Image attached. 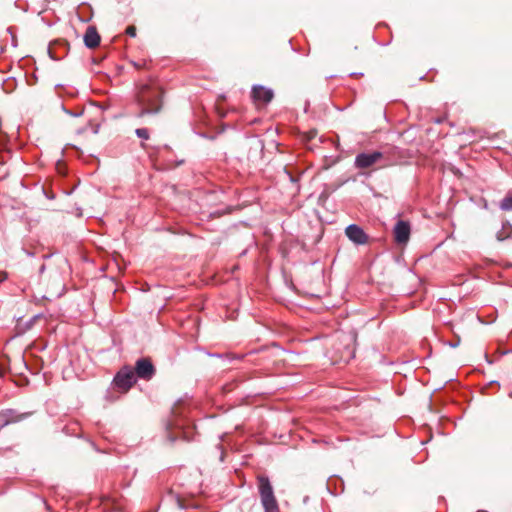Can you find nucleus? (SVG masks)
Returning <instances> with one entry per match:
<instances>
[{
	"mask_svg": "<svg viewBox=\"0 0 512 512\" xmlns=\"http://www.w3.org/2000/svg\"><path fill=\"white\" fill-rule=\"evenodd\" d=\"M163 90L156 81L141 84L137 92V102L140 106L138 116L156 114L162 108Z\"/></svg>",
	"mask_w": 512,
	"mask_h": 512,
	"instance_id": "obj_1",
	"label": "nucleus"
},
{
	"mask_svg": "<svg viewBox=\"0 0 512 512\" xmlns=\"http://www.w3.org/2000/svg\"><path fill=\"white\" fill-rule=\"evenodd\" d=\"M257 486L264 512H280L269 478L265 475H259Z\"/></svg>",
	"mask_w": 512,
	"mask_h": 512,
	"instance_id": "obj_2",
	"label": "nucleus"
},
{
	"mask_svg": "<svg viewBox=\"0 0 512 512\" xmlns=\"http://www.w3.org/2000/svg\"><path fill=\"white\" fill-rule=\"evenodd\" d=\"M380 160H384L383 166L392 165L393 163L385 159V154L379 151L362 152L356 155L354 165L358 169L370 168Z\"/></svg>",
	"mask_w": 512,
	"mask_h": 512,
	"instance_id": "obj_3",
	"label": "nucleus"
},
{
	"mask_svg": "<svg viewBox=\"0 0 512 512\" xmlns=\"http://www.w3.org/2000/svg\"><path fill=\"white\" fill-rule=\"evenodd\" d=\"M136 382L134 370L128 366L120 369L114 377L113 383L117 389L127 392Z\"/></svg>",
	"mask_w": 512,
	"mask_h": 512,
	"instance_id": "obj_4",
	"label": "nucleus"
},
{
	"mask_svg": "<svg viewBox=\"0 0 512 512\" xmlns=\"http://www.w3.org/2000/svg\"><path fill=\"white\" fill-rule=\"evenodd\" d=\"M252 99L256 106H265L271 102L274 93L271 89L266 88L262 85H255L251 91Z\"/></svg>",
	"mask_w": 512,
	"mask_h": 512,
	"instance_id": "obj_5",
	"label": "nucleus"
},
{
	"mask_svg": "<svg viewBox=\"0 0 512 512\" xmlns=\"http://www.w3.org/2000/svg\"><path fill=\"white\" fill-rule=\"evenodd\" d=\"M134 373L136 377L150 380L155 374V368L149 359L141 358L136 361Z\"/></svg>",
	"mask_w": 512,
	"mask_h": 512,
	"instance_id": "obj_6",
	"label": "nucleus"
},
{
	"mask_svg": "<svg viewBox=\"0 0 512 512\" xmlns=\"http://www.w3.org/2000/svg\"><path fill=\"white\" fill-rule=\"evenodd\" d=\"M347 238L356 245H364L368 242V235L357 224H350L345 229Z\"/></svg>",
	"mask_w": 512,
	"mask_h": 512,
	"instance_id": "obj_7",
	"label": "nucleus"
},
{
	"mask_svg": "<svg viewBox=\"0 0 512 512\" xmlns=\"http://www.w3.org/2000/svg\"><path fill=\"white\" fill-rule=\"evenodd\" d=\"M31 413H18L14 409H5L0 412V428L9 424L20 422L30 416Z\"/></svg>",
	"mask_w": 512,
	"mask_h": 512,
	"instance_id": "obj_8",
	"label": "nucleus"
},
{
	"mask_svg": "<svg viewBox=\"0 0 512 512\" xmlns=\"http://www.w3.org/2000/svg\"><path fill=\"white\" fill-rule=\"evenodd\" d=\"M394 238L398 244H405L410 238V224L407 221L399 220L394 226Z\"/></svg>",
	"mask_w": 512,
	"mask_h": 512,
	"instance_id": "obj_9",
	"label": "nucleus"
},
{
	"mask_svg": "<svg viewBox=\"0 0 512 512\" xmlns=\"http://www.w3.org/2000/svg\"><path fill=\"white\" fill-rule=\"evenodd\" d=\"M84 43L88 48H96L100 44V35L95 27L89 26L84 35Z\"/></svg>",
	"mask_w": 512,
	"mask_h": 512,
	"instance_id": "obj_10",
	"label": "nucleus"
},
{
	"mask_svg": "<svg viewBox=\"0 0 512 512\" xmlns=\"http://www.w3.org/2000/svg\"><path fill=\"white\" fill-rule=\"evenodd\" d=\"M511 232H512V225L510 222L506 221V222H503L502 229H501V231H499L497 233L496 237L499 241H503L510 236Z\"/></svg>",
	"mask_w": 512,
	"mask_h": 512,
	"instance_id": "obj_11",
	"label": "nucleus"
},
{
	"mask_svg": "<svg viewBox=\"0 0 512 512\" xmlns=\"http://www.w3.org/2000/svg\"><path fill=\"white\" fill-rule=\"evenodd\" d=\"M499 207L503 211H512V193L507 194L501 200Z\"/></svg>",
	"mask_w": 512,
	"mask_h": 512,
	"instance_id": "obj_12",
	"label": "nucleus"
},
{
	"mask_svg": "<svg viewBox=\"0 0 512 512\" xmlns=\"http://www.w3.org/2000/svg\"><path fill=\"white\" fill-rule=\"evenodd\" d=\"M168 497L171 499V501H174L180 508H183L184 505L182 504L181 497L174 493L172 490L169 491Z\"/></svg>",
	"mask_w": 512,
	"mask_h": 512,
	"instance_id": "obj_13",
	"label": "nucleus"
},
{
	"mask_svg": "<svg viewBox=\"0 0 512 512\" xmlns=\"http://www.w3.org/2000/svg\"><path fill=\"white\" fill-rule=\"evenodd\" d=\"M136 135L139 138L147 140L149 138V131L146 128H138L136 129Z\"/></svg>",
	"mask_w": 512,
	"mask_h": 512,
	"instance_id": "obj_14",
	"label": "nucleus"
},
{
	"mask_svg": "<svg viewBox=\"0 0 512 512\" xmlns=\"http://www.w3.org/2000/svg\"><path fill=\"white\" fill-rule=\"evenodd\" d=\"M290 192L292 191H299V185L297 183V180L292 176V173L290 172Z\"/></svg>",
	"mask_w": 512,
	"mask_h": 512,
	"instance_id": "obj_15",
	"label": "nucleus"
},
{
	"mask_svg": "<svg viewBox=\"0 0 512 512\" xmlns=\"http://www.w3.org/2000/svg\"><path fill=\"white\" fill-rule=\"evenodd\" d=\"M126 34L131 36V37H135L136 36V27L131 25V26H128L126 28Z\"/></svg>",
	"mask_w": 512,
	"mask_h": 512,
	"instance_id": "obj_16",
	"label": "nucleus"
},
{
	"mask_svg": "<svg viewBox=\"0 0 512 512\" xmlns=\"http://www.w3.org/2000/svg\"><path fill=\"white\" fill-rule=\"evenodd\" d=\"M7 279V273L1 272L0 273V284Z\"/></svg>",
	"mask_w": 512,
	"mask_h": 512,
	"instance_id": "obj_17",
	"label": "nucleus"
},
{
	"mask_svg": "<svg viewBox=\"0 0 512 512\" xmlns=\"http://www.w3.org/2000/svg\"><path fill=\"white\" fill-rule=\"evenodd\" d=\"M459 343H460V341H459V339H458L456 342H451V343H449V345H450L452 348H455V347H457V346L459 345Z\"/></svg>",
	"mask_w": 512,
	"mask_h": 512,
	"instance_id": "obj_18",
	"label": "nucleus"
},
{
	"mask_svg": "<svg viewBox=\"0 0 512 512\" xmlns=\"http://www.w3.org/2000/svg\"><path fill=\"white\" fill-rule=\"evenodd\" d=\"M347 354H348V355H347V358H348V359H350V358H352V357L354 356V353H353V351H351V350H348V353H347Z\"/></svg>",
	"mask_w": 512,
	"mask_h": 512,
	"instance_id": "obj_19",
	"label": "nucleus"
},
{
	"mask_svg": "<svg viewBox=\"0 0 512 512\" xmlns=\"http://www.w3.org/2000/svg\"><path fill=\"white\" fill-rule=\"evenodd\" d=\"M289 435H290V442L292 441V438H293V435H292V431L290 430L289 432Z\"/></svg>",
	"mask_w": 512,
	"mask_h": 512,
	"instance_id": "obj_20",
	"label": "nucleus"
},
{
	"mask_svg": "<svg viewBox=\"0 0 512 512\" xmlns=\"http://www.w3.org/2000/svg\"><path fill=\"white\" fill-rule=\"evenodd\" d=\"M290 355L293 353L292 350H289ZM292 361V358L290 357V362Z\"/></svg>",
	"mask_w": 512,
	"mask_h": 512,
	"instance_id": "obj_21",
	"label": "nucleus"
},
{
	"mask_svg": "<svg viewBox=\"0 0 512 512\" xmlns=\"http://www.w3.org/2000/svg\"><path fill=\"white\" fill-rule=\"evenodd\" d=\"M510 397H512V392L509 394Z\"/></svg>",
	"mask_w": 512,
	"mask_h": 512,
	"instance_id": "obj_22",
	"label": "nucleus"
}]
</instances>
